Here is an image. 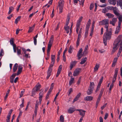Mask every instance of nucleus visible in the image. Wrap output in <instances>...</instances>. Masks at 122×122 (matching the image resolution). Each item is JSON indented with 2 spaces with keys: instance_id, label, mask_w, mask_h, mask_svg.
I'll return each instance as SVG.
<instances>
[{
  "instance_id": "obj_1",
  "label": "nucleus",
  "mask_w": 122,
  "mask_h": 122,
  "mask_svg": "<svg viewBox=\"0 0 122 122\" xmlns=\"http://www.w3.org/2000/svg\"><path fill=\"white\" fill-rule=\"evenodd\" d=\"M114 46L113 49L117 50L118 48V46H119L118 51L117 54V56L119 57L122 51V36L121 35L119 36L115 41L113 44Z\"/></svg>"
},
{
  "instance_id": "obj_2",
  "label": "nucleus",
  "mask_w": 122,
  "mask_h": 122,
  "mask_svg": "<svg viewBox=\"0 0 122 122\" xmlns=\"http://www.w3.org/2000/svg\"><path fill=\"white\" fill-rule=\"evenodd\" d=\"M112 30L111 29L108 31H106L104 34L103 37V43L105 46L107 44V40H110L111 38Z\"/></svg>"
},
{
  "instance_id": "obj_3",
  "label": "nucleus",
  "mask_w": 122,
  "mask_h": 122,
  "mask_svg": "<svg viewBox=\"0 0 122 122\" xmlns=\"http://www.w3.org/2000/svg\"><path fill=\"white\" fill-rule=\"evenodd\" d=\"M94 83L93 82H90V86L88 89L87 93L88 95H91L93 92L94 88Z\"/></svg>"
},
{
  "instance_id": "obj_4",
  "label": "nucleus",
  "mask_w": 122,
  "mask_h": 122,
  "mask_svg": "<svg viewBox=\"0 0 122 122\" xmlns=\"http://www.w3.org/2000/svg\"><path fill=\"white\" fill-rule=\"evenodd\" d=\"M64 1L63 0H62L61 2H59L58 3V7H59V13H61L63 11V10L64 7Z\"/></svg>"
},
{
  "instance_id": "obj_5",
  "label": "nucleus",
  "mask_w": 122,
  "mask_h": 122,
  "mask_svg": "<svg viewBox=\"0 0 122 122\" xmlns=\"http://www.w3.org/2000/svg\"><path fill=\"white\" fill-rule=\"evenodd\" d=\"M82 51L83 49L82 48H81L78 51L77 56V57L78 59V60H80L82 56Z\"/></svg>"
},
{
  "instance_id": "obj_6",
  "label": "nucleus",
  "mask_w": 122,
  "mask_h": 122,
  "mask_svg": "<svg viewBox=\"0 0 122 122\" xmlns=\"http://www.w3.org/2000/svg\"><path fill=\"white\" fill-rule=\"evenodd\" d=\"M43 95L44 92L43 91H41L40 92L39 94V102L40 104H41V103L42 100V98L43 97Z\"/></svg>"
},
{
  "instance_id": "obj_7",
  "label": "nucleus",
  "mask_w": 122,
  "mask_h": 122,
  "mask_svg": "<svg viewBox=\"0 0 122 122\" xmlns=\"http://www.w3.org/2000/svg\"><path fill=\"white\" fill-rule=\"evenodd\" d=\"M109 20L107 19H105L99 22L100 23H101V25H102L109 24Z\"/></svg>"
},
{
  "instance_id": "obj_8",
  "label": "nucleus",
  "mask_w": 122,
  "mask_h": 122,
  "mask_svg": "<svg viewBox=\"0 0 122 122\" xmlns=\"http://www.w3.org/2000/svg\"><path fill=\"white\" fill-rule=\"evenodd\" d=\"M117 20V18H113L112 19V20L110 21V23L113 26H114L115 25V24Z\"/></svg>"
},
{
  "instance_id": "obj_9",
  "label": "nucleus",
  "mask_w": 122,
  "mask_h": 122,
  "mask_svg": "<svg viewBox=\"0 0 122 122\" xmlns=\"http://www.w3.org/2000/svg\"><path fill=\"white\" fill-rule=\"evenodd\" d=\"M22 69L23 67L22 66V65H20L18 66V71L16 73V75L17 76L22 71Z\"/></svg>"
},
{
  "instance_id": "obj_10",
  "label": "nucleus",
  "mask_w": 122,
  "mask_h": 122,
  "mask_svg": "<svg viewBox=\"0 0 122 122\" xmlns=\"http://www.w3.org/2000/svg\"><path fill=\"white\" fill-rule=\"evenodd\" d=\"M39 102H38V101L37 100L36 101V104L34 112L35 114H37V111L38 110V106L39 105Z\"/></svg>"
},
{
  "instance_id": "obj_11",
  "label": "nucleus",
  "mask_w": 122,
  "mask_h": 122,
  "mask_svg": "<svg viewBox=\"0 0 122 122\" xmlns=\"http://www.w3.org/2000/svg\"><path fill=\"white\" fill-rule=\"evenodd\" d=\"M81 33H79L78 34L76 42V45L77 46H78L79 45V42L80 41V39L81 37Z\"/></svg>"
},
{
  "instance_id": "obj_12",
  "label": "nucleus",
  "mask_w": 122,
  "mask_h": 122,
  "mask_svg": "<svg viewBox=\"0 0 122 122\" xmlns=\"http://www.w3.org/2000/svg\"><path fill=\"white\" fill-rule=\"evenodd\" d=\"M91 24V20L89 19L86 25V30H88Z\"/></svg>"
},
{
  "instance_id": "obj_13",
  "label": "nucleus",
  "mask_w": 122,
  "mask_h": 122,
  "mask_svg": "<svg viewBox=\"0 0 122 122\" xmlns=\"http://www.w3.org/2000/svg\"><path fill=\"white\" fill-rule=\"evenodd\" d=\"M80 69L79 68L76 69L73 73L74 76H77L80 72Z\"/></svg>"
},
{
  "instance_id": "obj_14",
  "label": "nucleus",
  "mask_w": 122,
  "mask_h": 122,
  "mask_svg": "<svg viewBox=\"0 0 122 122\" xmlns=\"http://www.w3.org/2000/svg\"><path fill=\"white\" fill-rule=\"evenodd\" d=\"M93 97L91 96H87L84 98V100L87 101H91L93 99Z\"/></svg>"
},
{
  "instance_id": "obj_15",
  "label": "nucleus",
  "mask_w": 122,
  "mask_h": 122,
  "mask_svg": "<svg viewBox=\"0 0 122 122\" xmlns=\"http://www.w3.org/2000/svg\"><path fill=\"white\" fill-rule=\"evenodd\" d=\"M118 68H117L115 69V71L113 77V78L116 79L118 74Z\"/></svg>"
},
{
  "instance_id": "obj_16",
  "label": "nucleus",
  "mask_w": 122,
  "mask_h": 122,
  "mask_svg": "<svg viewBox=\"0 0 122 122\" xmlns=\"http://www.w3.org/2000/svg\"><path fill=\"white\" fill-rule=\"evenodd\" d=\"M18 66V64L17 63H15L13 67V72H14L16 71L17 69Z\"/></svg>"
},
{
  "instance_id": "obj_17",
  "label": "nucleus",
  "mask_w": 122,
  "mask_h": 122,
  "mask_svg": "<svg viewBox=\"0 0 122 122\" xmlns=\"http://www.w3.org/2000/svg\"><path fill=\"white\" fill-rule=\"evenodd\" d=\"M81 95V93H79L75 97V98L73 101V102L74 103L76 101H77L78 100V99L80 97Z\"/></svg>"
},
{
  "instance_id": "obj_18",
  "label": "nucleus",
  "mask_w": 122,
  "mask_h": 122,
  "mask_svg": "<svg viewBox=\"0 0 122 122\" xmlns=\"http://www.w3.org/2000/svg\"><path fill=\"white\" fill-rule=\"evenodd\" d=\"M51 62L52 64H54L55 61V55H51Z\"/></svg>"
},
{
  "instance_id": "obj_19",
  "label": "nucleus",
  "mask_w": 122,
  "mask_h": 122,
  "mask_svg": "<svg viewBox=\"0 0 122 122\" xmlns=\"http://www.w3.org/2000/svg\"><path fill=\"white\" fill-rule=\"evenodd\" d=\"M75 110V109L74 108L71 107L69 109L68 112L69 113L71 114L73 113Z\"/></svg>"
},
{
  "instance_id": "obj_20",
  "label": "nucleus",
  "mask_w": 122,
  "mask_h": 122,
  "mask_svg": "<svg viewBox=\"0 0 122 122\" xmlns=\"http://www.w3.org/2000/svg\"><path fill=\"white\" fill-rule=\"evenodd\" d=\"M77 62V61H74L72 63H71L70 65V69L71 70L73 66L75 65V64Z\"/></svg>"
},
{
  "instance_id": "obj_21",
  "label": "nucleus",
  "mask_w": 122,
  "mask_h": 122,
  "mask_svg": "<svg viewBox=\"0 0 122 122\" xmlns=\"http://www.w3.org/2000/svg\"><path fill=\"white\" fill-rule=\"evenodd\" d=\"M17 50V54L19 55L21 54V47H18L16 49Z\"/></svg>"
},
{
  "instance_id": "obj_22",
  "label": "nucleus",
  "mask_w": 122,
  "mask_h": 122,
  "mask_svg": "<svg viewBox=\"0 0 122 122\" xmlns=\"http://www.w3.org/2000/svg\"><path fill=\"white\" fill-rule=\"evenodd\" d=\"M106 15L108 16L109 18H113L114 15H113L109 13H108L106 14Z\"/></svg>"
},
{
  "instance_id": "obj_23",
  "label": "nucleus",
  "mask_w": 122,
  "mask_h": 122,
  "mask_svg": "<svg viewBox=\"0 0 122 122\" xmlns=\"http://www.w3.org/2000/svg\"><path fill=\"white\" fill-rule=\"evenodd\" d=\"M37 91H36V90L35 89V88H34L32 90L31 92L32 94L31 96L33 97L35 96Z\"/></svg>"
},
{
  "instance_id": "obj_24",
  "label": "nucleus",
  "mask_w": 122,
  "mask_h": 122,
  "mask_svg": "<svg viewBox=\"0 0 122 122\" xmlns=\"http://www.w3.org/2000/svg\"><path fill=\"white\" fill-rule=\"evenodd\" d=\"M99 67V64L97 63L94 68V72L97 71L98 70Z\"/></svg>"
},
{
  "instance_id": "obj_25",
  "label": "nucleus",
  "mask_w": 122,
  "mask_h": 122,
  "mask_svg": "<svg viewBox=\"0 0 122 122\" xmlns=\"http://www.w3.org/2000/svg\"><path fill=\"white\" fill-rule=\"evenodd\" d=\"M76 111H78L80 113V114H85L86 111L82 109H77Z\"/></svg>"
},
{
  "instance_id": "obj_26",
  "label": "nucleus",
  "mask_w": 122,
  "mask_h": 122,
  "mask_svg": "<svg viewBox=\"0 0 122 122\" xmlns=\"http://www.w3.org/2000/svg\"><path fill=\"white\" fill-rule=\"evenodd\" d=\"M52 43H52L49 42L48 44L47 51H50Z\"/></svg>"
},
{
  "instance_id": "obj_27",
  "label": "nucleus",
  "mask_w": 122,
  "mask_h": 122,
  "mask_svg": "<svg viewBox=\"0 0 122 122\" xmlns=\"http://www.w3.org/2000/svg\"><path fill=\"white\" fill-rule=\"evenodd\" d=\"M87 59L86 57H85L84 58H82L81 59V61L80 62V64L81 65H82L85 63Z\"/></svg>"
},
{
  "instance_id": "obj_28",
  "label": "nucleus",
  "mask_w": 122,
  "mask_h": 122,
  "mask_svg": "<svg viewBox=\"0 0 122 122\" xmlns=\"http://www.w3.org/2000/svg\"><path fill=\"white\" fill-rule=\"evenodd\" d=\"M64 28L65 30L66 31V33L68 34L69 32V30L70 29V26H65Z\"/></svg>"
},
{
  "instance_id": "obj_29",
  "label": "nucleus",
  "mask_w": 122,
  "mask_h": 122,
  "mask_svg": "<svg viewBox=\"0 0 122 122\" xmlns=\"http://www.w3.org/2000/svg\"><path fill=\"white\" fill-rule=\"evenodd\" d=\"M117 8L116 7V8L115 9H114L113 10V12L117 16H118L119 15V13L117 11Z\"/></svg>"
},
{
  "instance_id": "obj_30",
  "label": "nucleus",
  "mask_w": 122,
  "mask_h": 122,
  "mask_svg": "<svg viewBox=\"0 0 122 122\" xmlns=\"http://www.w3.org/2000/svg\"><path fill=\"white\" fill-rule=\"evenodd\" d=\"M109 2L111 4L115 5L116 4V0H110Z\"/></svg>"
},
{
  "instance_id": "obj_31",
  "label": "nucleus",
  "mask_w": 122,
  "mask_h": 122,
  "mask_svg": "<svg viewBox=\"0 0 122 122\" xmlns=\"http://www.w3.org/2000/svg\"><path fill=\"white\" fill-rule=\"evenodd\" d=\"M107 9H108V10H113L114 9H116V7H113L112 6H107Z\"/></svg>"
},
{
  "instance_id": "obj_32",
  "label": "nucleus",
  "mask_w": 122,
  "mask_h": 122,
  "mask_svg": "<svg viewBox=\"0 0 122 122\" xmlns=\"http://www.w3.org/2000/svg\"><path fill=\"white\" fill-rule=\"evenodd\" d=\"M73 47L71 46H70L68 50V52L70 53H71L73 51Z\"/></svg>"
},
{
  "instance_id": "obj_33",
  "label": "nucleus",
  "mask_w": 122,
  "mask_h": 122,
  "mask_svg": "<svg viewBox=\"0 0 122 122\" xmlns=\"http://www.w3.org/2000/svg\"><path fill=\"white\" fill-rule=\"evenodd\" d=\"M40 85H36L34 88H35V89L36 90V91H37L40 89Z\"/></svg>"
},
{
  "instance_id": "obj_34",
  "label": "nucleus",
  "mask_w": 122,
  "mask_h": 122,
  "mask_svg": "<svg viewBox=\"0 0 122 122\" xmlns=\"http://www.w3.org/2000/svg\"><path fill=\"white\" fill-rule=\"evenodd\" d=\"M14 10V8L12 6L10 7L9 8V11L8 12V14H10Z\"/></svg>"
},
{
  "instance_id": "obj_35",
  "label": "nucleus",
  "mask_w": 122,
  "mask_h": 122,
  "mask_svg": "<svg viewBox=\"0 0 122 122\" xmlns=\"http://www.w3.org/2000/svg\"><path fill=\"white\" fill-rule=\"evenodd\" d=\"M21 16H19L17 17L16 18L15 21V23L16 24H17L18 23V21L20 20V19L21 18Z\"/></svg>"
},
{
  "instance_id": "obj_36",
  "label": "nucleus",
  "mask_w": 122,
  "mask_h": 122,
  "mask_svg": "<svg viewBox=\"0 0 122 122\" xmlns=\"http://www.w3.org/2000/svg\"><path fill=\"white\" fill-rule=\"evenodd\" d=\"M14 41L13 39H12L10 41V44L11 45H12L13 46H16L15 44H14Z\"/></svg>"
},
{
  "instance_id": "obj_37",
  "label": "nucleus",
  "mask_w": 122,
  "mask_h": 122,
  "mask_svg": "<svg viewBox=\"0 0 122 122\" xmlns=\"http://www.w3.org/2000/svg\"><path fill=\"white\" fill-rule=\"evenodd\" d=\"M74 80V78H71H71L69 81V85L70 86H71L72 83Z\"/></svg>"
},
{
  "instance_id": "obj_38",
  "label": "nucleus",
  "mask_w": 122,
  "mask_h": 122,
  "mask_svg": "<svg viewBox=\"0 0 122 122\" xmlns=\"http://www.w3.org/2000/svg\"><path fill=\"white\" fill-rule=\"evenodd\" d=\"M4 55V52L3 50L1 49L0 53V57L2 58V56Z\"/></svg>"
},
{
  "instance_id": "obj_39",
  "label": "nucleus",
  "mask_w": 122,
  "mask_h": 122,
  "mask_svg": "<svg viewBox=\"0 0 122 122\" xmlns=\"http://www.w3.org/2000/svg\"><path fill=\"white\" fill-rule=\"evenodd\" d=\"M117 4L118 3L121 8L122 9V0H119V2L118 1H117Z\"/></svg>"
},
{
  "instance_id": "obj_40",
  "label": "nucleus",
  "mask_w": 122,
  "mask_h": 122,
  "mask_svg": "<svg viewBox=\"0 0 122 122\" xmlns=\"http://www.w3.org/2000/svg\"><path fill=\"white\" fill-rule=\"evenodd\" d=\"M62 66L61 65H60L59 66L57 72L60 73L61 71L62 70Z\"/></svg>"
},
{
  "instance_id": "obj_41",
  "label": "nucleus",
  "mask_w": 122,
  "mask_h": 122,
  "mask_svg": "<svg viewBox=\"0 0 122 122\" xmlns=\"http://www.w3.org/2000/svg\"><path fill=\"white\" fill-rule=\"evenodd\" d=\"M120 28V27L117 26L116 28V30L115 32V34H117L118 33L119 31Z\"/></svg>"
},
{
  "instance_id": "obj_42",
  "label": "nucleus",
  "mask_w": 122,
  "mask_h": 122,
  "mask_svg": "<svg viewBox=\"0 0 122 122\" xmlns=\"http://www.w3.org/2000/svg\"><path fill=\"white\" fill-rule=\"evenodd\" d=\"M24 100L23 99L22 100V103L20 105V106L21 108H22L24 107Z\"/></svg>"
},
{
  "instance_id": "obj_43",
  "label": "nucleus",
  "mask_w": 122,
  "mask_h": 122,
  "mask_svg": "<svg viewBox=\"0 0 122 122\" xmlns=\"http://www.w3.org/2000/svg\"><path fill=\"white\" fill-rule=\"evenodd\" d=\"M64 117L62 115H61L60 117V120L61 122H64Z\"/></svg>"
},
{
  "instance_id": "obj_44",
  "label": "nucleus",
  "mask_w": 122,
  "mask_h": 122,
  "mask_svg": "<svg viewBox=\"0 0 122 122\" xmlns=\"http://www.w3.org/2000/svg\"><path fill=\"white\" fill-rule=\"evenodd\" d=\"M104 91V89L103 88H102L101 89L98 96L100 97H101V96H102V94L103 93V92Z\"/></svg>"
},
{
  "instance_id": "obj_45",
  "label": "nucleus",
  "mask_w": 122,
  "mask_h": 122,
  "mask_svg": "<svg viewBox=\"0 0 122 122\" xmlns=\"http://www.w3.org/2000/svg\"><path fill=\"white\" fill-rule=\"evenodd\" d=\"M102 12L104 13H106V12H108V9L106 8H105L103 9L102 10Z\"/></svg>"
},
{
  "instance_id": "obj_46",
  "label": "nucleus",
  "mask_w": 122,
  "mask_h": 122,
  "mask_svg": "<svg viewBox=\"0 0 122 122\" xmlns=\"http://www.w3.org/2000/svg\"><path fill=\"white\" fill-rule=\"evenodd\" d=\"M16 75V74L14 73H13L12 74V75L10 77V79H14V78H15Z\"/></svg>"
},
{
  "instance_id": "obj_47",
  "label": "nucleus",
  "mask_w": 122,
  "mask_h": 122,
  "mask_svg": "<svg viewBox=\"0 0 122 122\" xmlns=\"http://www.w3.org/2000/svg\"><path fill=\"white\" fill-rule=\"evenodd\" d=\"M53 38H54L53 36H51V37L49 40V42L53 43Z\"/></svg>"
},
{
  "instance_id": "obj_48",
  "label": "nucleus",
  "mask_w": 122,
  "mask_h": 122,
  "mask_svg": "<svg viewBox=\"0 0 122 122\" xmlns=\"http://www.w3.org/2000/svg\"><path fill=\"white\" fill-rule=\"evenodd\" d=\"M108 24L105 25L104 27L106 29V31H109L108 30Z\"/></svg>"
},
{
  "instance_id": "obj_49",
  "label": "nucleus",
  "mask_w": 122,
  "mask_h": 122,
  "mask_svg": "<svg viewBox=\"0 0 122 122\" xmlns=\"http://www.w3.org/2000/svg\"><path fill=\"white\" fill-rule=\"evenodd\" d=\"M33 30V29L32 27H30L29 29V30L28 31V33H30L31 32H32Z\"/></svg>"
},
{
  "instance_id": "obj_50",
  "label": "nucleus",
  "mask_w": 122,
  "mask_h": 122,
  "mask_svg": "<svg viewBox=\"0 0 122 122\" xmlns=\"http://www.w3.org/2000/svg\"><path fill=\"white\" fill-rule=\"evenodd\" d=\"M52 71V70L50 68H48V72H47V74H49L51 75V73Z\"/></svg>"
},
{
  "instance_id": "obj_51",
  "label": "nucleus",
  "mask_w": 122,
  "mask_h": 122,
  "mask_svg": "<svg viewBox=\"0 0 122 122\" xmlns=\"http://www.w3.org/2000/svg\"><path fill=\"white\" fill-rule=\"evenodd\" d=\"M24 92V91H21L20 92V98L21 97H22L23 95V94Z\"/></svg>"
},
{
  "instance_id": "obj_52",
  "label": "nucleus",
  "mask_w": 122,
  "mask_h": 122,
  "mask_svg": "<svg viewBox=\"0 0 122 122\" xmlns=\"http://www.w3.org/2000/svg\"><path fill=\"white\" fill-rule=\"evenodd\" d=\"M107 103L104 104L103 106L101 107V110H103L105 107L107 105Z\"/></svg>"
},
{
  "instance_id": "obj_53",
  "label": "nucleus",
  "mask_w": 122,
  "mask_h": 122,
  "mask_svg": "<svg viewBox=\"0 0 122 122\" xmlns=\"http://www.w3.org/2000/svg\"><path fill=\"white\" fill-rule=\"evenodd\" d=\"M73 92L72 88H70L69 90L68 91V95H70L71 92Z\"/></svg>"
},
{
  "instance_id": "obj_54",
  "label": "nucleus",
  "mask_w": 122,
  "mask_h": 122,
  "mask_svg": "<svg viewBox=\"0 0 122 122\" xmlns=\"http://www.w3.org/2000/svg\"><path fill=\"white\" fill-rule=\"evenodd\" d=\"M10 91V90L9 89L7 90L5 96L6 98H7Z\"/></svg>"
},
{
  "instance_id": "obj_55",
  "label": "nucleus",
  "mask_w": 122,
  "mask_h": 122,
  "mask_svg": "<svg viewBox=\"0 0 122 122\" xmlns=\"http://www.w3.org/2000/svg\"><path fill=\"white\" fill-rule=\"evenodd\" d=\"M114 86V84L112 83L111 85H110L109 88V90H111L113 88Z\"/></svg>"
},
{
  "instance_id": "obj_56",
  "label": "nucleus",
  "mask_w": 122,
  "mask_h": 122,
  "mask_svg": "<svg viewBox=\"0 0 122 122\" xmlns=\"http://www.w3.org/2000/svg\"><path fill=\"white\" fill-rule=\"evenodd\" d=\"M88 45H86V46H85V49H84V53H85L86 52V51L88 49Z\"/></svg>"
},
{
  "instance_id": "obj_57",
  "label": "nucleus",
  "mask_w": 122,
  "mask_h": 122,
  "mask_svg": "<svg viewBox=\"0 0 122 122\" xmlns=\"http://www.w3.org/2000/svg\"><path fill=\"white\" fill-rule=\"evenodd\" d=\"M81 77H80L79 79L77 82V84L78 85H79L81 81Z\"/></svg>"
},
{
  "instance_id": "obj_58",
  "label": "nucleus",
  "mask_w": 122,
  "mask_h": 122,
  "mask_svg": "<svg viewBox=\"0 0 122 122\" xmlns=\"http://www.w3.org/2000/svg\"><path fill=\"white\" fill-rule=\"evenodd\" d=\"M88 30H86V31L85 32V37L86 38L87 37V35L88 34Z\"/></svg>"
},
{
  "instance_id": "obj_59",
  "label": "nucleus",
  "mask_w": 122,
  "mask_h": 122,
  "mask_svg": "<svg viewBox=\"0 0 122 122\" xmlns=\"http://www.w3.org/2000/svg\"><path fill=\"white\" fill-rule=\"evenodd\" d=\"M84 115H82V116L80 118L79 122H82V121L83 120V117L84 116Z\"/></svg>"
},
{
  "instance_id": "obj_60",
  "label": "nucleus",
  "mask_w": 122,
  "mask_h": 122,
  "mask_svg": "<svg viewBox=\"0 0 122 122\" xmlns=\"http://www.w3.org/2000/svg\"><path fill=\"white\" fill-rule=\"evenodd\" d=\"M62 48H61V49L58 52V56H60L61 53L62 52Z\"/></svg>"
},
{
  "instance_id": "obj_61",
  "label": "nucleus",
  "mask_w": 122,
  "mask_h": 122,
  "mask_svg": "<svg viewBox=\"0 0 122 122\" xmlns=\"http://www.w3.org/2000/svg\"><path fill=\"white\" fill-rule=\"evenodd\" d=\"M34 39V42L35 45H36L37 44V39L35 38H33Z\"/></svg>"
},
{
  "instance_id": "obj_62",
  "label": "nucleus",
  "mask_w": 122,
  "mask_h": 122,
  "mask_svg": "<svg viewBox=\"0 0 122 122\" xmlns=\"http://www.w3.org/2000/svg\"><path fill=\"white\" fill-rule=\"evenodd\" d=\"M54 64H52V63H51V64L50 65L49 68H50L51 69V70H52V67H53Z\"/></svg>"
},
{
  "instance_id": "obj_63",
  "label": "nucleus",
  "mask_w": 122,
  "mask_h": 122,
  "mask_svg": "<svg viewBox=\"0 0 122 122\" xmlns=\"http://www.w3.org/2000/svg\"><path fill=\"white\" fill-rule=\"evenodd\" d=\"M54 84L53 83H52L51 87H50V89H53V87H54Z\"/></svg>"
},
{
  "instance_id": "obj_64",
  "label": "nucleus",
  "mask_w": 122,
  "mask_h": 122,
  "mask_svg": "<svg viewBox=\"0 0 122 122\" xmlns=\"http://www.w3.org/2000/svg\"><path fill=\"white\" fill-rule=\"evenodd\" d=\"M93 7L94 6L93 4H91L90 7V10H92L93 9Z\"/></svg>"
}]
</instances>
